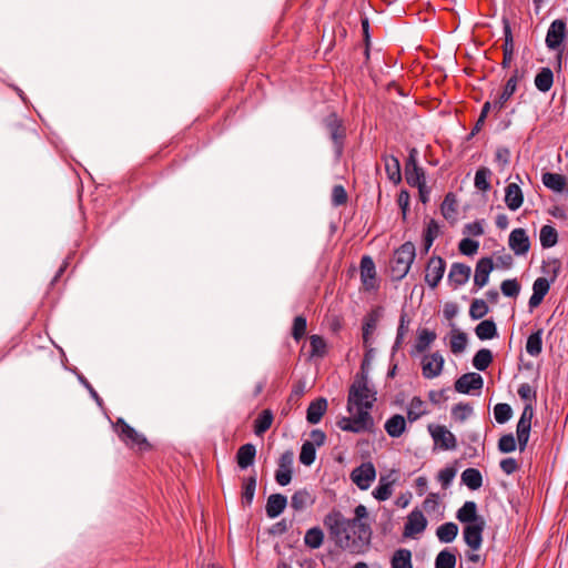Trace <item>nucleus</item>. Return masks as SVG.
<instances>
[{
	"mask_svg": "<svg viewBox=\"0 0 568 568\" xmlns=\"http://www.w3.org/2000/svg\"><path fill=\"white\" fill-rule=\"evenodd\" d=\"M354 518H346L339 510L332 509L323 519L329 539L342 550L351 554H364L372 539V528L363 521L368 516L364 505H358L354 510Z\"/></svg>",
	"mask_w": 568,
	"mask_h": 568,
	"instance_id": "obj_1",
	"label": "nucleus"
},
{
	"mask_svg": "<svg viewBox=\"0 0 568 568\" xmlns=\"http://www.w3.org/2000/svg\"><path fill=\"white\" fill-rule=\"evenodd\" d=\"M322 123L333 144L335 158L339 160L343 156L347 140L345 122L335 111H332L322 120Z\"/></svg>",
	"mask_w": 568,
	"mask_h": 568,
	"instance_id": "obj_2",
	"label": "nucleus"
},
{
	"mask_svg": "<svg viewBox=\"0 0 568 568\" xmlns=\"http://www.w3.org/2000/svg\"><path fill=\"white\" fill-rule=\"evenodd\" d=\"M415 256L416 248L410 241L403 243L395 250L389 262L390 277L393 281H400L407 275Z\"/></svg>",
	"mask_w": 568,
	"mask_h": 568,
	"instance_id": "obj_3",
	"label": "nucleus"
},
{
	"mask_svg": "<svg viewBox=\"0 0 568 568\" xmlns=\"http://www.w3.org/2000/svg\"><path fill=\"white\" fill-rule=\"evenodd\" d=\"M367 378H355L353 384L349 386L347 396V410L352 413L354 407H364L371 409L373 407L375 398V392L368 388Z\"/></svg>",
	"mask_w": 568,
	"mask_h": 568,
	"instance_id": "obj_4",
	"label": "nucleus"
},
{
	"mask_svg": "<svg viewBox=\"0 0 568 568\" xmlns=\"http://www.w3.org/2000/svg\"><path fill=\"white\" fill-rule=\"evenodd\" d=\"M568 37L567 22L564 19L554 20L547 31L546 34V45L549 50L557 51L556 59L558 61V65L561 64V58L565 50V42Z\"/></svg>",
	"mask_w": 568,
	"mask_h": 568,
	"instance_id": "obj_5",
	"label": "nucleus"
},
{
	"mask_svg": "<svg viewBox=\"0 0 568 568\" xmlns=\"http://www.w3.org/2000/svg\"><path fill=\"white\" fill-rule=\"evenodd\" d=\"M113 427L119 438L128 447L138 448L140 452L151 450L152 445L148 439L131 427L123 418L119 417L113 424Z\"/></svg>",
	"mask_w": 568,
	"mask_h": 568,
	"instance_id": "obj_6",
	"label": "nucleus"
},
{
	"mask_svg": "<svg viewBox=\"0 0 568 568\" xmlns=\"http://www.w3.org/2000/svg\"><path fill=\"white\" fill-rule=\"evenodd\" d=\"M524 75L525 72L517 68L513 71L511 75L506 81L503 91L494 100V111L498 113L506 108L507 102L515 94L518 82L524 79Z\"/></svg>",
	"mask_w": 568,
	"mask_h": 568,
	"instance_id": "obj_7",
	"label": "nucleus"
},
{
	"mask_svg": "<svg viewBox=\"0 0 568 568\" xmlns=\"http://www.w3.org/2000/svg\"><path fill=\"white\" fill-rule=\"evenodd\" d=\"M446 270V262L442 256L433 255L428 258L425 266V283L435 290L440 283Z\"/></svg>",
	"mask_w": 568,
	"mask_h": 568,
	"instance_id": "obj_8",
	"label": "nucleus"
},
{
	"mask_svg": "<svg viewBox=\"0 0 568 568\" xmlns=\"http://www.w3.org/2000/svg\"><path fill=\"white\" fill-rule=\"evenodd\" d=\"M361 281L363 288L367 292L376 291L379 285L376 276V266L369 255H364L361 258Z\"/></svg>",
	"mask_w": 568,
	"mask_h": 568,
	"instance_id": "obj_9",
	"label": "nucleus"
},
{
	"mask_svg": "<svg viewBox=\"0 0 568 568\" xmlns=\"http://www.w3.org/2000/svg\"><path fill=\"white\" fill-rule=\"evenodd\" d=\"M376 477V469L372 463H363L351 473V479L362 490L367 489Z\"/></svg>",
	"mask_w": 568,
	"mask_h": 568,
	"instance_id": "obj_10",
	"label": "nucleus"
},
{
	"mask_svg": "<svg viewBox=\"0 0 568 568\" xmlns=\"http://www.w3.org/2000/svg\"><path fill=\"white\" fill-rule=\"evenodd\" d=\"M428 430L434 439V443L439 445L442 449L449 450L456 448V437L445 426L429 424Z\"/></svg>",
	"mask_w": 568,
	"mask_h": 568,
	"instance_id": "obj_11",
	"label": "nucleus"
},
{
	"mask_svg": "<svg viewBox=\"0 0 568 568\" xmlns=\"http://www.w3.org/2000/svg\"><path fill=\"white\" fill-rule=\"evenodd\" d=\"M382 315L383 308L381 306H376L364 316L362 325L364 347H368L371 345L372 335L376 331L377 324L382 318Z\"/></svg>",
	"mask_w": 568,
	"mask_h": 568,
	"instance_id": "obj_12",
	"label": "nucleus"
},
{
	"mask_svg": "<svg viewBox=\"0 0 568 568\" xmlns=\"http://www.w3.org/2000/svg\"><path fill=\"white\" fill-rule=\"evenodd\" d=\"M508 245L515 255H526L530 250V240L525 229L518 227L510 232Z\"/></svg>",
	"mask_w": 568,
	"mask_h": 568,
	"instance_id": "obj_13",
	"label": "nucleus"
},
{
	"mask_svg": "<svg viewBox=\"0 0 568 568\" xmlns=\"http://www.w3.org/2000/svg\"><path fill=\"white\" fill-rule=\"evenodd\" d=\"M427 527V519L424 516L423 511L418 508H415L407 516V521L404 526V536L412 537L418 534H422Z\"/></svg>",
	"mask_w": 568,
	"mask_h": 568,
	"instance_id": "obj_14",
	"label": "nucleus"
},
{
	"mask_svg": "<svg viewBox=\"0 0 568 568\" xmlns=\"http://www.w3.org/2000/svg\"><path fill=\"white\" fill-rule=\"evenodd\" d=\"M454 386L456 392L469 394L471 390H480L484 386V379L478 373H466L456 379Z\"/></svg>",
	"mask_w": 568,
	"mask_h": 568,
	"instance_id": "obj_15",
	"label": "nucleus"
},
{
	"mask_svg": "<svg viewBox=\"0 0 568 568\" xmlns=\"http://www.w3.org/2000/svg\"><path fill=\"white\" fill-rule=\"evenodd\" d=\"M485 521L476 523L474 525H465L463 536L466 545L473 549L478 550L483 544V532L485 529Z\"/></svg>",
	"mask_w": 568,
	"mask_h": 568,
	"instance_id": "obj_16",
	"label": "nucleus"
},
{
	"mask_svg": "<svg viewBox=\"0 0 568 568\" xmlns=\"http://www.w3.org/2000/svg\"><path fill=\"white\" fill-rule=\"evenodd\" d=\"M444 366V357L438 353L424 356L422 361V373L427 379H432L440 375Z\"/></svg>",
	"mask_w": 568,
	"mask_h": 568,
	"instance_id": "obj_17",
	"label": "nucleus"
},
{
	"mask_svg": "<svg viewBox=\"0 0 568 568\" xmlns=\"http://www.w3.org/2000/svg\"><path fill=\"white\" fill-rule=\"evenodd\" d=\"M470 274V266L464 263L455 262L450 266L448 273V282L454 288H457L459 286L465 285L468 282Z\"/></svg>",
	"mask_w": 568,
	"mask_h": 568,
	"instance_id": "obj_18",
	"label": "nucleus"
},
{
	"mask_svg": "<svg viewBox=\"0 0 568 568\" xmlns=\"http://www.w3.org/2000/svg\"><path fill=\"white\" fill-rule=\"evenodd\" d=\"M494 270L493 258L489 256L481 257L476 263L474 285L477 288L484 287L489 280V274Z\"/></svg>",
	"mask_w": 568,
	"mask_h": 568,
	"instance_id": "obj_19",
	"label": "nucleus"
},
{
	"mask_svg": "<svg viewBox=\"0 0 568 568\" xmlns=\"http://www.w3.org/2000/svg\"><path fill=\"white\" fill-rule=\"evenodd\" d=\"M542 184L556 193H568V179L559 173L544 172L541 174Z\"/></svg>",
	"mask_w": 568,
	"mask_h": 568,
	"instance_id": "obj_20",
	"label": "nucleus"
},
{
	"mask_svg": "<svg viewBox=\"0 0 568 568\" xmlns=\"http://www.w3.org/2000/svg\"><path fill=\"white\" fill-rule=\"evenodd\" d=\"M456 518L465 525H474L485 521L484 517L477 514V505L475 501L468 500L457 510Z\"/></svg>",
	"mask_w": 568,
	"mask_h": 568,
	"instance_id": "obj_21",
	"label": "nucleus"
},
{
	"mask_svg": "<svg viewBox=\"0 0 568 568\" xmlns=\"http://www.w3.org/2000/svg\"><path fill=\"white\" fill-rule=\"evenodd\" d=\"M550 285L551 284L547 282L546 278L538 277L535 280L532 284V294L528 301L530 310L538 307L542 303L545 296L550 290Z\"/></svg>",
	"mask_w": 568,
	"mask_h": 568,
	"instance_id": "obj_22",
	"label": "nucleus"
},
{
	"mask_svg": "<svg viewBox=\"0 0 568 568\" xmlns=\"http://www.w3.org/2000/svg\"><path fill=\"white\" fill-rule=\"evenodd\" d=\"M327 399L324 397H318L312 400L306 410V420L312 424H318L327 410Z\"/></svg>",
	"mask_w": 568,
	"mask_h": 568,
	"instance_id": "obj_23",
	"label": "nucleus"
},
{
	"mask_svg": "<svg viewBox=\"0 0 568 568\" xmlns=\"http://www.w3.org/2000/svg\"><path fill=\"white\" fill-rule=\"evenodd\" d=\"M440 213L450 224H454L457 221L458 202L455 193L448 192L445 195L440 205Z\"/></svg>",
	"mask_w": 568,
	"mask_h": 568,
	"instance_id": "obj_24",
	"label": "nucleus"
},
{
	"mask_svg": "<svg viewBox=\"0 0 568 568\" xmlns=\"http://www.w3.org/2000/svg\"><path fill=\"white\" fill-rule=\"evenodd\" d=\"M382 160L384 162L388 180L396 185L399 184L402 182V172L398 158L392 154H383Z\"/></svg>",
	"mask_w": 568,
	"mask_h": 568,
	"instance_id": "obj_25",
	"label": "nucleus"
},
{
	"mask_svg": "<svg viewBox=\"0 0 568 568\" xmlns=\"http://www.w3.org/2000/svg\"><path fill=\"white\" fill-rule=\"evenodd\" d=\"M287 506V498L283 494H272L268 496L265 511L267 517L276 518L280 516Z\"/></svg>",
	"mask_w": 568,
	"mask_h": 568,
	"instance_id": "obj_26",
	"label": "nucleus"
},
{
	"mask_svg": "<svg viewBox=\"0 0 568 568\" xmlns=\"http://www.w3.org/2000/svg\"><path fill=\"white\" fill-rule=\"evenodd\" d=\"M524 202V194L517 183H509L505 189V203L511 211L518 210Z\"/></svg>",
	"mask_w": 568,
	"mask_h": 568,
	"instance_id": "obj_27",
	"label": "nucleus"
},
{
	"mask_svg": "<svg viewBox=\"0 0 568 568\" xmlns=\"http://www.w3.org/2000/svg\"><path fill=\"white\" fill-rule=\"evenodd\" d=\"M315 503V496L306 488L296 490L291 497V507L295 511H302Z\"/></svg>",
	"mask_w": 568,
	"mask_h": 568,
	"instance_id": "obj_28",
	"label": "nucleus"
},
{
	"mask_svg": "<svg viewBox=\"0 0 568 568\" xmlns=\"http://www.w3.org/2000/svg\"><path fill=\"white\" fill-rule=\"evenodd\" d=\"M357 414L353 416V424L356 427V434L362 432H372L374 428V419L369 413V409L364 407H355Z\"/></svg>",
	"mask_w": 568,
	"mask_h": 568,
	"instance_id": "obj_29",
	"label": "nucleus"
},
{
	"mask_svg": "<svg viewBox=\"0 0 568 568\" xmlns=\"http://www.w3.org/2000/svg\"><path fill=\"white\" fill-rule=\"evenodd\" d=\"M541 273L547 282L550 284L555 283L561 272V261L557 257H550L542 261L540 266Z\"/></svg>",
	"mask_w": 568,
	"mask_h": 568,
	"instance_id": "obj_30",
	"label": "nucleus"
},
{
	"mask_svg": "<svg viewBox=\"0 0 568 568\" xmlns=\"http://www.w3.org/2000/svg\"><path fill=\"white\" fill-rule=\"evenodd\" d=\"M256 456V448L253 444L247 443L242 445L236 453V463L241 469H246L252 466Z\"/></svg>",
	"mask_w": 568,
	"mask_h": 568,
	"instance_id": "obj_31",
	"label": "nucleus"
},
{
	"mask_svg": "<svg viewBox=\"0 0 568 568\" xmlns=\"http://www.w3.org/2000/svg\"><path fill=\"white\" fill-rule=\"evenodd\" d=\"M256 474L242 479L241 501L244 507H250L253 503L256 489Z\"/></svg>",
	"mask_w": 568,
	"mask_h": 568,
	"instance_id": "obj_32",
	"label": "nucleus"
},
{
	"mask_svg": "<svg viewBox=\"0 0 568 568\" xmlns=\"http://www.w3.org/2000/svg\"><path fill=\"white\" fill-rule=\"evenodd\" d=\"M384 428L390 437H393V438L400 437L404 434V432L406 430L405 417L399 414L393 415L392 417H389L386 420Z\"/></svg>",
	"mask_w": 568,
	"mask_h": 568,
	"instance_id": "obj_33",
	"label": "nucleus"
},
{
	"mask_svg": "<svg viewBox=\"0 0 568 568\" xmlns=\"http://www.w3.org/2000/svg\"><path fill=\"white\" fill-rule=\"evenodd\" d=\"M535 85L538 91L546 93L554 84V72L550 68H540L535 77Z\"/></svg>",
	"mask_w": 568,
	"mask_h": 568,
	"instance_id": "obj_34",
	"label": "nucleus"
},
{
	"mask_svg": "<svg viewBox=\"0 0 568 568\" xmlns=\"http://www.w3.org/2000/svg\"><path fill=\"white\" fill-rule=\"evenodd\" d=\"M462 483L470 490H477L483 486V476L477 468H466L462 473Z\"/></svg>",
	"mask_w": 568,
	"mask_h": 568,
	"instance_id": "obj_35",
	"label": "nucleus"
},
{
	"mask_svg": "<svg viewBox=\"0 0 568 568\" xmlns=\"http://www.w3.org/2000/svg\"><path fill=\"white\" fill-rule=\"evenodd\" d=\"M273 420L274 415L271 409L262 410L254 420L255 435L262 436L264 433H266L271 428Z\"/></svg>",
	"mask_w": 568,
	"mask_h": 568,
	"instance_id": "obj_36",
	"label": "nucleus"
},
{
	"mask_svg": "<svg viewBox=\"0 0 568 568\" xmlns=\"http://www.w3.org/2000/svg\"><path fill=\"white\" fill-rule=\"evenodd\" d=\"M392 568H413L412 551L406 548L395 550L390 558Z\"/></svg>",
	"mask_w": 568,
	"mask_h": 568,
	"instance_id": "obj_37",
	"label": "nucleus"
},
{
	"mask_svg": "<svg viewBox=\"0 0 568 568\" xmlns=\"http://www.w3.org/2000/svg\"><path fill=\"white\" fill-rule=\"evenodd\" d=\"M476 336L480 341L491 339L498 335L497 326L493 320H484L475 327Z\"/></svg>",
	"mask_w": 568,
	"mask_h": 568,
	"instance_id": "obj_38",
	"label": "nucleus"
},
{
	"mask_svg": "<svg viewBox=\"0 0 568 568\" xmlns=\"http://www.w3.org/2000/svg\"><path fill=\"white\" fill-rule=\"evenodd\" d=\"M436 337L437 335L434 331H429L428 328L419 329L416 343L414 345V351L416 353H424L436 339Z\"/></svg>",
	"mask_w": 568,
	"mask_h": 568,
	"instance_id": "obj_39",
	"label": "nucleus"
},
{
	"mask_svg": "<svg viewBox=\"0 0 568 568\" xmlns=\"http://www.w3.org/2000/svg\"><path fill=\"white\" fill-rule=\"evenodd\" d=\"M526 351L530 356L537 357L542 352V329L531 333L526 342Z\"/></svg>",
	"mask_w": 568,
	"mask_h": 568,
	"instance_id": "obj_40",
	"label": "nucleus"
},
{
	"mask_svg": "<svg viewBox=\"0 0 568 568\" xmlns=\"http://www.w3.org/2000/svg\"><path fill=\"white\" fill-rule=\"evenodd\" d=\"M457 534L458 526L453 521L445 523L436 529L437 538L445 544L452 542L457 537Z\"/></svg>",
	"mask_w": 568,
	"mask_h": 568,
	"instance_id": "obj_41",
	"label": "nucleus"
},
{
	"mask_svg": "<svg viewBox=\"0 0 568 568\" xmlns=\"http://www.w3.org/2000/svg\"><path fill=\"white\" fill-rule=\"evenodd\" d=\"M424 405L425 403L420 397L414 396L412 398L407 409V419L409 423L416 422L423 415H426L428 413L426 409H424Z\"/></svg>",
	"mask_w": 568,
	"mask_h": 568,
	"instance_id": "obj_42",
	"label": "nucleus"
},
{
	"mask_svg": "<svg viewBox=\"0 0 568 568\" xmlns=\"http://www.w3.org/2000/svg\"><path fill=\"white\" fill-rule=\"evenodd\" d=\"M439 224L437 223V221L432 219L428 222L423 235L424 253H427L429 251L435 239L439 235Z\"/></svg>",
	"mask_w": 568,
	"mask_h": 568,
	"instance_id": "obj_43",
	"label": "nucleus"
},
{
	"mask_svg": "<svg viewBox=\"0 0 568 568\" xmlns=\"http://www.w3.org/2000/svg\"><path fill=\"white\" fill-rule=\"evenodd\" d=\"M494 356L490 349L481 348L473 357V365L478 371H486L493 363Z\"/></svg>",
	"mask_w": 568,
	"mask_h": 568,
	"instance_id": "obj_44",
	"label": "nucleus"
},
{
	"mask_svg": "<svg viewBox=\"0 0 568 568\" xmlns=\"http://www.w3.org/2000/svg\"><path fill=\"white\" fill-rule=\"evenodd\" d=\"M535 414V409L528 406H524L523 413L516 426V433L525 434L531 430V420Z\"/></svg>",
	"mask_w": 568,
	"mask_h": 568,
	"instance_id": "obj_45",
	"label": "nucleus"
},
{
	"mask_svg": "<svg viewBox=\"0 0 568 568\" xmlns=\"http://www.w3.org/2000/svg\"><path fill=\"white\" fill-rule=\"evenodd\" d=\"M324 532L320 527L310 528L304 536V544L311 549H317L323 545Z\"/></svg>",
	"mask_w": 568,
	"mask_h": 568,
	"instance_id": "obj_46",
	"label": "nucleus"
},
{
	"mask_svg": "<svg viewBox=\"0 0 568 568\" xmlns=\"http://www.w3.org/2000/svg\"><path fill=\"white\" fill-rule=\"evenodd\" d=\"M558 242V232L551 225H544L540 229V244L544 248L552 247Z\"/></svg>",
	"mask_w": 568,
	"mask_h": 568,
	"instance_id": "obj_47",
	"label": "nucleus"
},
{
	"mask_svg": "<svg viewBox=\"0 0 568 568\" xmlns=\"http://www.w3.org/2000/svg\"><path fill=\"white\" fill-rule=\"evenodd\" d=\"M467 345V334L465 332L454 329L449 339L452 353L459 354L465 351Z\"/></svg>",
	"mask_w": 568,
	"mask_h": 568,
	"instance_id": "obj_48",
	"label": "nucleus"
},
{
	"mask_svg": "<svg viewBox=\"0 0 568 568\" xmlns=\"http://www.w3.org/2000/svg\"><path fill=\"white\" fill-rule=\"evenodd\" d=\"M491 176V171L486 166H480L475 174V187L479 191L486 192L490 190L491 185L489 179Z\"/></svg>",
	"mask_w": 568,
	"mask_h": 568,
	"instance_id": "obj_49",
	"label": "nucleus"
},
{
	"mask_svg": "<svg viewBox=\"0 0 568 568\" xmlns=\"http://www.w3.org/2000/svg\"><path fill=\"white\" fill-rule=\"evenodd\" d=\"M517 393H518L520 399H523L525 402V406L530 405V407L534 408V405L537 402V388L536 387H532L528 383H523L519 385Z\"/></svg>",
	"mask_w": 568,
	"mask_h": 568,
	"instance_id": "obj_50",
	"label": "nucleus"
},
{
	"mask_svg": "<svg viewBox=\"0 0 568 568\" xmlns=\"http://www.w3.org/2000/svg\"><path fill=\"white\" fill-rule=\"evenodd\" d=\"M311 357H324L327 353V345L325 339L320 335H312L310 337Z\"/></svg>",
	"mask_w": 568,
	"mask_h": 568,
	"instance_id": "obj_51",
	"label": "nucleus"
},
{
	"mask_svg": "<svg viewBox=\"0 0 568 568\" xmlns=\"http://www.w3.org/2000/svg\"><path fill=\"white\" fill-rule=\"evenodd\" d=\"M489 313V306L486 301L481 298L473 300L469 307V316L471 320H480Z\"/></svg>",
	"mask_w": 568,
	"mask_h": 568,
	"instance_id": "obj_52",
	"label": "nucleus"
},
{
	"mask_svg": "<svg viewBox=\"0 0 568 568\" xmlns=\"http://www.w3.org/2000/svg\"><path fill=\"white\" fill-rule=\"evenodd\" d=\"M456 560V555L453 551L444 549L435 559V568H455Z\"/></svg>",
	"mask_w": 568,
	"mask_h": 568,
	"instance_id": "obj_53",
	"label": "nucleus"
},
{
	"mask_svg": "<svg viewBox=\"0 0 568 568\" xmlns=\"http://www.w3.org/2000/svg\"><path fill=\"white\" fill-rule=\"evenodd\" d=\"M316 458V448L314 444L305 440L301 447L300 462L305 466H311Z\"/></svg>",
	"mask_w": 568,
	"mask_h": 568,
	"instance_id": "obj_54",
	"label": "nucleus"
},
{
	"mask_svg": "<svg viewBox=\"0 0 568 568\" xmlns=\"http://www.w3.org/2000/svg\"><path fill=\"white\" fill-rule=\"evenodd\" d=\"M405 179L407 184L412 187L426 183L425 171L422 166L406 170Z\"/></svg>",
	"mask_w": 568,
	"mask_h": 568,
	"instance_id": "obj_55",
	"label": "nucleus"
},
{
	"mask_svg": "<svg viewBox=\"0 0 568 568\" xmlns=\"http://www.w3.org/2000/svg\"><path fill=\"white\" fill-rule=\"evenodd\" d=\"M504 27V44H503V53H511L515 51L514 37L511 32L510 22L508 19H503Z\"/></svg>",
	"mask_w": 568,
	"mask_h": 568,
	"instance_id": "obj_56",
	"label": "nucleus"
},
{
	"mask_svg": "<svg viewBox=\"0 0 568 568\" xmlns=\"http://www.w3.org/2000/svg\"><path fill=\"white\" fill-rule=\"evenodd\" d=\"M306 329H307L306 317L304 315H297L293 321V326H292V332H291L292 337L296 342L301 341L305 336Z\"/></svg>",
	"mask_w": 568,
	"mask_h": 568,
	"instance_id": "obj_57",
	"label": "nucleus"
},
{
	"mask_svg": "<svg viewBox=\"0 0 568 568\" xmlns=\"http://www.w3.org/2000/svg\"><path fill=\"white\" fill-rule=\"evenodd\" d=\"M494 416L498 424H505L511 418L513 409L509 404L498 403L494 407Z\"/></svg>",
	"mask_w": 568,
	"mask_h": 568,
	"instance_id": "obj_58",
	"label": "nucleus"
},
{
	"mask_svg": "<svg viewBox=\"0 0 568 568\" xmlns=\"http://www.w3.org/2000/svg\"><path fill=\"white\" fill-rule=\"evenodd\" d=\"M392 483L387 481L384 477L379 479L378 486L373 490V496L379 500H387L392 496Z\"/></svg>",
	"mask_w": 568,
	"mask_h": 568,
	"instance_id": "obj_59",
	"label": "nucleus"
},
{
	"mask_svg": "<svg viewBox=\"0 0 568 568\" xmlns=\"http://www.w3.org/2000/svg\"><path fill=\"white\" fill-rule=\"evenodd\" d=\"M500 290L505 296L516 298L520 292V284L516 278L505 280L500 284Z\"/></svg>",
	"mask_w": 568,
	"mask_h": 568,
	"instance_id": "obj_60",
	"label": "nucleus"
},
{
	"mask_svg": "<svg viewBox=\"0 0 568 568\" xmlns=\"http://www.w3.org/2000/svg\"><path fill=\"white\" fill-rule=\"evenodd\" d=\"M473 413V407L468 403H458L452 408V416L454 419L464 422Z\"/></svg>",
	"mask_w": 568,
	"mask_h": 568,
	"instance_id": "obj_61",
	"label": "nucleus"
},
{
	"mask_svg": "<svg viewBox=\"0 0 568 568\" xmlns=\"http://www.w3.org/2000/svg\"><path fill=\"white\" fill-rule=\"evenodd\" d=\"M498 449L504 454L513 453L516 449V438L511 433L503 435L498 440Z\"/></svg>",
	"mask_w": 568,
	"mask_h": 568,
	"instance_id": "obj_62",
	"label": "nucleus"
},
{
	"mask_svg": "<svg viewBox=\"0 0 568 568\" xmlns=\"http://www.w3.org/2000/svg\"><path fill=\"white\" fill-rule=\"evenodd\" d=\"M457 469L453 466L440 469L437 479L444 489L448 488L455 478Z\"/></svg>",
	"mask_w": 568,
	"mask_h": 568,
	"instance_id": "obj_63",
	"label": "nucleus"
},
{
	"mask_svg": "<svg viewBox=\"0 0 568 568\" xmlns=\"http://www.w3.org/2000/svg\"><path fill=\"white\" fill-rule=\"evenodd\" d=\"M348 195L343 185L337 184L332 190V204L334 206H342L347 203Z\"/></svg>",
	"mask_w": 568,
	"mask_h": 568,
	"instance_id": "obj_64",
	"label": "nucleus"
}]
</instances>
